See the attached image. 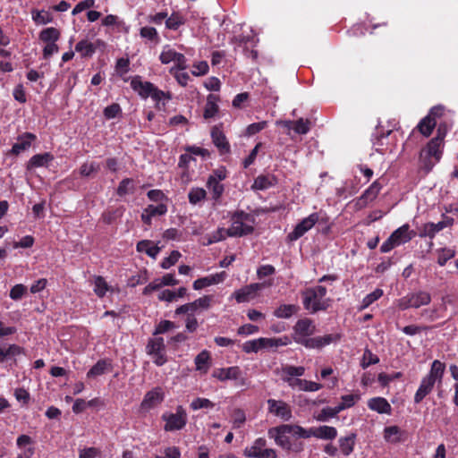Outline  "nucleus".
<instances>
[{
	"instance_id": "obj_1",
	"label": "nucleus",
	"mask_w": 458,
	"mask_h": 458,
	"mask_svg": "<svg viewBox=\"0 0 458 458\" xmlns=\"http://www.w3.org/2000/svg\"><path fill=\"white\" fill-rule=\"evenodd\" d=\"M268 436L274 438L276 444L283 449L301 453L304 449V444L298 441L299 438H310V428H305L296 424H283L268 430Z\"/></svg>"
},
{
	"instance_id": "obj_2",
	"label": "nucleus",
	"mask_w": 458,
	"mask_h": 458,
	"mask_svg": "<svg viewBox=\"0 0 458 458\" xmlns=\"http://www.w3.org/2000/svg\"><path fill=\"white\" fill-rule=\"evenodd\" d=\"M316 332L315 323L308 318L299 319L293 327V341L308 349H320L338 340L336 335L311 337Z\"/></svg>"
},
{
	"instance_id": "obj_3",
	"label": "nucleus",
	"mask_w": 458,
	"mask_h": 458,
	"mask_svg": "<svg viewBox=\"0 0 458 458\" xmlns=\"http://www.w3.org/2000/svg\"><path fill=\"white\" fill-rule=\"evenodd\" d=\"M445 369V365L440 360H436L432 362L429 373L422 378L414 395L416 403H420L432 391L437 382L441 383Z\"/></svg>"
},
{
	"instance_id": "obj_4",
	"label": "nucleus",
	"mask_w": 458,
	"mask_h": 458,
	"mask_svg": "<svg viewBox=\"0 0 458 458\" xmlns=\"http://www.w3.org/2000/svg\"><path fill=\"white\" fill-rule=\"evenodd\" d=\"M327 293V288L321 285L305 290L302 293L305 310L310 313L327 310L330 302V300L326 298Z\"/></svg>"
},
{
	"instance_id": "obj_5",
	"label": "nucleus",
	"mask_w": 458,
	"mask_h": 458,
	"mask_svg": "<svg viewBox=\"0 0 458 458\" xmlns=\"http://www.w3.org/2000/svg\"><path fill=\"white\" fill-rule=\"evenodd\" d=\"M255 218L242 210L234 212L231 216L229 237H242L254 230Z\"/></svg>"
},
{
	"instance_id": "obj_6",
	"label": "nucleus",
	"mask_w": 458,
	"mask_h": 458,
	"mask_svg": "<svg viewBox=\"0 0 458 458\" xmlns=\"http://www.w3.org/2000/svg\"><path fill=\"white\" fill-rule=\"evenodd\" d=\"M444 142L439 141L437 139H432L427 147L420 153L421 166L427 172H429L432 167L439 162L442 157Z\"/></svg>"
},
{
	"instance_id": "obj_7",
	"label": "nucleus",
	"mask_w": 458,
	"mask_h": 458,
	"mask_svg": "<svg viewBox=\"0 0 458 458\" xmlns=\"http://www.w3.org/2000/svg\"><path fill=\"white\" fill-rule=\"evenodd\" d=\"M431 301V295L426 291H419L410 293L407 295L397 301V305L400 310H407L410 308L419 309L421 306H426Z\"/></svg>"
},
{
	"instance_id": "obj_8",
	"label": "nucleus",
	"mask_w": 458,
	"mask_h": 458,
	"mask_svg": "<svg viewBox=\"0 0 458 458\" xmlns=\"http://www.w3.org/2000/svg\"><path fill=\"white\" fill-rule=\"evenodd\" d=\"M146 352L157 366H163L167 361L166 349L163 337L149 338L146 345Z\"/></svg>"
},
{
	"instance_id": "obj_9",
	"label": "nucleus",
	"mask_w": 458,
	"mask_h": 458,
	"mask_svg": "<svg viewBox=\"0 0 458 458\" xmlns=\"http://www.w3.org/2000/svg\"><path fill=\"white\" fill-rule=\"evenodd\" d=\"M60 38V31L54 28L48 27L39 33V40L45 44L43 48V56L45 59L50 58L54 54L59 51L56 41Z\"/></svg>"
},
{
	"instance_id": "obj_10",
	"label": "nucleus",
	"mask_w": 458,
	"mask_h": 458,
	"mask_svg": "<svg viewBox=\"0 0 458 458\" xmlns=\"http://www.w3.org/2000/svg\"><path fill=\"white\" fill-rule=\"evenodd\" d=\"M266 445L267 440L263 437H259L244 449L243 454L248 458H276V450L267 448Z\"/></svg>"
},
{
	"instance_id": "obj_11",
	"label": "nucleus",
	"mask_w": 458,
	"mask_h": 458,
	"mask_svg": "<svg viewBox=\"0 0 458 458\" xmlns=\"http://www.w3.org/2000/svg\"><path fill=\"white\" fill-rule=\"evenodd\" d=\"M162 419L165 421V431L180 430L187 423V413L182 406H178L175 413H164Z\"/></svg>"
},
{
	"instance_id": "obj_12",
	"label": "nucleus",
	"mask_w": 458,
	"mask_h": 458,
	"mask_svg": "<svg viewBox=\"0 0 458 458\" xmlns=\"http://www.w3.org/2000/svg\"><path fill=\"white\" fill-rule=\"evenodd\" d=\"M159 60L163 64L174 63L175 68L178 70H185L187 68V60L183 54L176 52L169 45L163 47L159 55Z\"/></svg>"
},
{
	"instance_id": "obj_13",
	"label": "nucleus",
	"mask_w": 458,
	"mask_h": 458,
	"mask_svg": "<svg viewBox=\"0 0 458 458\" xmlns=\"http://www.w3.org/2000/svg\"><path fill=\"white\" fill-rule=\"evenodd\" d=\"M271 283H254L248 284L236 290L233 296L235 298L237 302H248L258 296V293L267 286H270Z\"/></svg>"
},
{
	"instance_id": "obj_14",
	"label": "nucleus",
	"mask_w": 458,
	"mask_h": 458,
	"mask_svg": "<svg viewBox=\"0 0 458 458\" xmlns=\"http://www.w3.org/2000/svg\"><path fill=\"white\" fill-rule=\"evenodd\" d=\"M304 373L305 369L301 366L296 367L292 365H285L277 370V374L279 375L280 378L284 382L287 383L288 386L293 389H295V385H297V382L300 380V378L296 377L303 376Z\"/></svg>"
},
{
	"instance_id": "obj_15",
	"label": "nucleus",
	"mask_w": 458,
	"mask_h": 458,
	"mask_svg": "<svg viewBox=\"0 0 458 458\" xmlns=\"http://www.w3.org/2000/svg\"><path fill=\"white\" fill-rule=\"evenodd\" d=\"M319 220L318 213H312L309 216L303 218L296 225L293 231L288 234L290 241H296L310 231Z\"/></svg>"
},
{
	"instance_id": "obj_16",
	"label": "nucleus",
	"mask_w": 458,
	"mask_h": 458,
	"mask_svg": "<svg viewBox=\"0 0 458 458\" xmlns=\"http://www.w3.org/2000/svg\"><path fill=\"white\" fill-rule=\"evenodd\" d=\"M268 412L288 421L292 419V409L288 403L282 400L268 399L267 401Z\"/></svg>"
},
{
	"instance_id": "obj_17",
	"label": "nucleus",
	"mask_w": 458,
	"mask_h": 458,
	"mask_svg": "<svg viewBox=\"0 0 458 458\" xmlns=\"http://www.w3.org/2000/svg\"><path fill=\"white\" fill-rule=\"evenodd\" d=\"M212 377L221 382L226 380H239L242 386L245 385V379L242 377V370L237 366L215 369Z\"/></svg>"
},
{
	"instance_id": "obj_18",
	"label": "nucleus",
	"mask_w": 458,
	"mask_h": 458,
	"mask_svg": "<svg viewBox=\"0 0 458 458\" xmlns=\"http://www.w3.org/2000/svg\"><path fill=\"white\" fill-rule=\"evenodd\" d=\"M453 221V218L446 216L438 223H427L423 225L419 235L420 237L433 238L438 232L442 231L445 227L452 225Z\"/></svg>"
},
{
	"instance_id": "obj_19",
	"label": "nucleus",
	"mask_w": 458,
	"mask_h": 458,
	"mask_svg": "<svg viewBox=\"0 0 458 458\" xmlns=\"http://www.w3.org/2000/svg\"><path fill=\"white\" fill-rule=\"evenodd\" d=\"M164 391L161 387H156L150 391H148L142 402H141V409L144 411H148L159 403H161L164 400Z\"/></svg>"
},
{
	"instance_id": "obj_20",
	"label": "nucleus",
	"mask_w": 458,
	"mask_h": 458,
	"mask_svg": "<svg viewBox=\"0 0 458 458\" xmlns=\"http://www.w3.org/2000/svg\"><path fill=\"white\" fill-rule=\"evenodd\" d=\"M36 140V135L30 132H25L17 138V141L13 145L11 153L19 155L23 151L29 149L32 142Z\"/></svg>"
},
{
	"instance_id": "obj_21",
	"label": "nucleus",
	"mask_w": 458,
	"mask_h": 458,
	"mask_svg": "<svg viewBox=\"0 0 458 458\" xmlns=\"http://www.w3.org/2000/svg\"><path fill=\"white\" fill-rule=\"evenodd\" d=\"M310 437L322 440H333L337 437V429L331 426H319L310 428Z\"/></svg>"
},
{
	"instance_id": "obj_22",
	"label": "nucleus",
	"mask_w": 458,
	"mask_h": 458,
	"mask_svg": "<svg viewBox=\"0 0 458 458\" xmlns=\"http://www.w3.org/2000/svg\"><path fill=\"white\" fill-rule=\"evenodd\" d=\"M380 190L381 184L377 181H375L358 199L356 205L360 208L366 207L368 203L373 201L377 198Z\"/></svg>"
},
{
	"instance_id": "obj_23",
	"label": "nucleus",
	"mask_w": 458,
	"mask_h": 458,
	"mask_svg": "<svg viewBox=\"0 0 458 458\" xmlns=\"http://www.w3.org/2000/svg\"><path fill=\"white\" fill-rule=\"evenodd\" d=\"M226 277L227 274L225 271H223L202 278H199L194 281L193 288L195 290H200L209 285L217 284L222 283Z\"/></svg>"
},
{
	"instance_id": "obj_24",
	"label": "nucleus",
	"mask_w": 458,
	"mask_h": 458,
	"mask_svg": "<svg viewBox=\"0 0 458 458\" xmlns=\"http://www.w3.org/2000/svg\"><path fill=\"white\" fill-rule=\"evenodd\" d=\"M32 439L28 435H21L16 440V445L21 452L16 458H31L34 454V447H32Z\"/></svg>"
},
{
	"instance_id": "obj_25",
	"label": "nucleus",
	"mask_w": 458,
	"mask_h": 458,
	"mask_svg": "<svg viewBox=\"0 0 458 458\" xmlns=\"http://www.w3.org/2000/svg\"><path fill=\"white\" fill-rule=\"evenodd\" d=\"M415 233L410 231L409 225L405 224L394 231L389 237L391 238V241L394 242V244L399 246L411 241Z\"/></svg>"
},
{
	"instance_id": "obj_26",
	"label": "nucleus",
	"mask_w": 458,
	"mask_h": 458,
	"mask_svg": "<svg viewBox=\"0 0 458 458\" xmlns=\"http://www.w3.org/2000/svg\"><path fill=\"white\" fill-rule=\"evenodd\" d=\"M211 138L214 145L218 148L221 154L230 152V144L224 132L218 127H214L212 129Z\"/></svg>"
},
{
	"instance_id": "obj_27",
	"label": "nucleus",
	"mask_w": 458,
	"mask_h": 458,
	"mask_svg": "<svg viewBox=\"0 0 458 458\" xmlns=\"http://www.w3.org/2000/svg\"><path fill=\"white\" fill-rule=\"evenodd\" d=\"M54 160V156L48 152L37 154L30 157L27 164V169H34L38 167H47L49 163Z\"/></svg>"
},
{
	"instance_id": "obj_28",
	"label": "nucleus",
	"mask_w": 458,
	"mask_h": 458,
	"mask_svg": "<svg viewBox=\"0 0 458 458\" xmlns=\"http://www.w3.org/2000/svg\"><path fill=\"white\" fill-rule=\"evenodd\" d=\"M131 87L133 90L138 92L141 98H147L151 94L154 84L148 81H142L140 77L137 76L132 78Z\"/></svg>"
},
{
	"instance_id": "obj_29",
	"label": "nucleus",
	"mask_w": 458,
	"mask_h": 458,
	"mask_svg": "<svg viewBox=\"0 0 458 458\" xmlns=\"http://www.w3.org/2000/svg\"><path fill=\"white\" fill-rule=\"evenodd\" d=\"M368 407L381 414H390L392 407L384 397H374L368 401Z\"/></svg>"
},
{
	"instance_id": "obj_30",
	"label": "nucleus",
	"mask_w": 458,
	"mask_h": 458,
	"mask_svg": "<svg viewBox=\"0 0 458 458\" xmlns=\"http://www.w3.org/2000/svg\"><path fill=\"white\" fill-rule=\"evenodd\" d=\"M357 435L350 433L338 439L339 449L342 454L349 456L354 450Z\"/></svg>"
},
{
	"instance_id": "obj_31",
	"label": "nucleus",
	"mask_w": 458,
	"mask_h": 458,
	"mask_svg": "<svg viewBox=\"0 0 458 458\" xmlns=\"http://www.w3.org/2000/svg\"><path fill=\"white\" fill-rule=\"evenodd\" d=\"M136 249L139 252H144L149 257L156 259L160 252V248L153 244L151 241L142 240L137 243Z\"/></svg>"
},
{
	"instance_id": "obj_32",
	"label": "nucleus",
	"mask_w": 458,
	"mask_h": 458,
	"mask_svg": "<svg viewBox=\"0 0 458 458\" xmlns=\"http://www.w3.org/2000/svg\"><path fill=\"white\" fill-rule=\"evenodd\" d=\"M219 98L216 95L209 94L207 98V103L204 110V118L209 119L214 117L218 112L217 102Z\"/></svg>"
},
{
	"instance_id": "obj_33",
	"label": "nucleus",
	"mask_w": 458,
	"mask_h": 458,
	"mask_svg": "<svg viewBox=\"0 0 458 458\" xmlns=\"http://www.w3.org/2000/svg\"><path fill=\"white\" fill-rule=\"evenodd\" d=\"M75 51L78 52L82 57L92 56L96 52V46L94 43L87 39L79 41L75 46Z\"/></svg>"
},
{
	"instance_id": "obj_34",
	"label": "nucleus",
	"mask_w": 458,
	"mask_h": 458,
	"mask_svg": "<svg viewBox=\"0 0 458 458\" xmlns=\"http://www.w3.org/2000/svg\"><path fill=\"white\" fill-rule=\"evenodd\" d=\"M210 355L208 351H202L195 358L196 369L201 373H207L209 369Z\"/></svg>"
},
{
	"instance_id": "obj_35",
	"label": "nucleus",
	"mask_w": 458,
	"mask_h": 458,
	"mask_svg": "<svg viewBox=\"0 0 458 458\" xmlns=\"http://www.w3.org/2000/svg\"><path fill=\"white\" fill-rule=\"evenodd\" d=\"M437 125V121L434 117L425 116L417 125L420 132L425 137H428L435 126Z\"/></svg>"
},
{
	"instance_id": "obj_36",
	"label": "nucleus",
	"mask_w": 458,
	"mask_h": 458,
	"mask_svg": "<svg viewBox=\"0 0 458 458\" xmlns=\"http://www.w3.org/2000/svg\"><path fill=\"white\" fill-rule=\"evenodd\" d=\"M207 186L211 191L212 199L214 200H218L224 192V185L221 184L216 177L210 175L208 180Z\"/></svg>"
},
{
	"instance_id": "obj_37",
	"label": "nucleus",
	"mask_w": 458,
	"mask_h": 458,
	"mask_svg": "<svg viewBox=\"0 0 458 458\" xmlns=\"http://www.w3.org/2000/svg\"><path fill=\"white\" fill-rule=\"evenodd\" d=\"M402 431L397 426L386 427L384 429V439L388 443H398L401 441Z\"/></svg>"
},
{
	"instance_id": "obj_38",
	"label": "nucleus",
	"mask_w": 458,
	"mask_h": 458,
	"mask_svg": "<svg viewBox=\"0 0 458 458\" xmlns=\"http://www.w3.org/2000/svg\"><path fill=\"white\" fill-rule=\"evenodd\" d=\"M298 311V307L293 304L280 305L275 311L274 315L279 318H289Z\"/></svg>"
},
{
	"instance_id": "obj_39",
	"label": "nucleus",
	"mask_w": 458,
	"mask_h": 458,
	"mask_svg": "<svg viewBox=\"0 0 458 458\" xmlns=\"http://www.w3.org/2000/svg\"><path fill=\"white\" fill-rule=\"evenodd\" d=\"M227 236H229V229L225 228H218L216 231L213 232L212 233L207 235L205 239L207 242L204 243V245H210L215 242H221L225 240Z\"/></svg>"
},
{
	"instance_id": "obj_40",
	"label": "nucleus",
	"mask_w": 458,
	"mask_h": 458,
	"mask_svg": "<svg viewBox=\"0 0 458 458\" xmlns=\"http://www.w3.org/2000/svg\"><path fill=\"white\" fill-rule=\"evenodd\" d=\"M339 412H341V407L337 405L335 407H325L316 416L318 421H327L332 418H335Z\"/></svg>"
},
{
	"instance_id": "obj_41",
	"label": "nucleus",
	"mask_w": 458,
	"mask_h": 458,
	"mask_svg": "<svg viewBox=\"0 0 458 458\" xmlns=\"http://www.w3.org/2000/svg\"><path fill=\"white\" fill-rule=\"evenodd\" d=\"M184 22V17L181 13L174 12L165 20V27L169 30H176Z\"/></svg>"
},
{
	"instance_id": "obj_42",
	"label": "nucleus",
	"mask_w": 458,
	"mask_h": 458,
	"mask_svg": "<svg viewBox=\"0 0 458 458\" xmlns=\"http://www.w3.org/2000/svg\"><path fill=\"white\" fill-rule=\"evenodd\" d=\"M298 384L295 385V389H298L300 391H306V392H316L322 388V385L309 381L306 379H300Z\"/></svg>"
},
{
	"instance_id": "obj_43",
	"label": "nucleus",
	"mask_w": 458,
	"mask_h": 458,
	"mask_svg": "<svg viewBox=\"0 0 458 458\" xmlns=\"http://www.w3.org/2000/svg\"><path fill=\"white\" fill-rule=\"evenodd\" d=\"M206 196L207 192L203 188H191L188 194L189 202L192 205H196L201 200L205 199Z\"/></svg>"
},
{
	"instance_id": "obj_44",
	"label": "nucleus",
	"mask_w": 458,
	"mask_h": 458,
	"mask_svg": "<svg viewBox=\"0 0 458 458\" xmlns=\"http://www.w3.org/2000/svg\"><path fill=\"white\" fill-rule=\"evenodd\" d=\"M264 342H266L264 340V337L247 341L243 344L242 350L246 353L258 352L259 350L262 349V344Z\"/></svg>"
},
{
	"instance_id": "obj_45",
	"label": "nucleus",
	"mask_w": 458,
	"mask_h": 458,
	"mask_svg": "<svg viewBox=\"0 0 458 458\" xmlns=\"http://www.w3.org/2000/svg\"><path fill=\"white\" fill-rule=\"evenodd\" d=\"M94 293L98 297H103L109 291V285L102 276H96L94 278Z\"/></svg>"
},
{
	"instance_id": "obj_46",
	"label": "nucleus",
	"mask_w": 458,
	"mask_h": 458,
	"mask_svg": "<svg viewBox=\"0 0 458 458\" xmlns=\"http://www.w3.org/2000/svg\"><path fill=\"white\" fill-rule=\"evenodd\" d=\"M274 179L266 175L258 176L253 182L252 188L255 190H267L273 185Z\"/></svg>"
},
{
	"instance_id": "obj_47",
	"label": "nucleus",
	"mask_w": 458,
	"mask_h": 458,
	"mask_svg": "<svg viewBox=\"0 0 458 458\" xmlns=\"http://www.w3.org/2000/svg\"><path fill=\"white\" fill-rule=\"evenodd\" d=\"M383 290L382 289H379V288H377L375 291H373L372 293L367 294L362 301H361V306H360V310H364L366 308H368L369 306H370L373 302H375L376 301H377L382 295H383Z\"/></svg>"
},
{
	"instance_id": "obj_48",
	"label": "nucleus",
	"mask_w": 458,
	"mask_h": 458,
	"mask_svg": "<svg viewBox=\"0 0 458 458\" xmlns=\"http://www.w3.org/2000/svg\"><path fill=\"white\" fill-rule=\"evenodd\" d=\"M445 303H446L445 298H442V303H440L438 306H435L431 310H423V315L428 317L431 320L440 318L441 317L440 312L442 310H445Z\"/></svg>"
},
{
	"instance_id": "obj_49",
	"label": "nucleus",
	"mask_w": 458,
	"mask_h": 458,
	"mask_svg": "<svg viewBox=\"0 0 458 458\" xmlns=\"http://www.w3.org/2000/svg\"><path fill=\"white\" fill-rule=\"evenodd\" d=\"M108 364L105 360L98 361L87 373L88 377H95L106 373Z\"/></svg>"
},
{
	"instance_id": "obj_50",
	"label": "nucleus",
	"mask_w": 458,
	"mask_h": 458,
	"mask_svg": "<svg viewBox=\"0 0 458 458\" xmlns=\"http://www.w3.org/2000/svg\"><path fill=\"white\" fill-rule=\"evenodd\" d=\"M191 408L193 411L199 409H212L215 404L209 399L198 397L191 403Z\"/></svg>"
},
{
	"instance_id": "obj_51",
	"label": "nucleus",
	"mask_w": 458,
	"mask_h": 458,
	"mask_svg": "<svg viewBox=\"0 0 458 458\" xmlns=\"http://www.w3.org/2000/svg\"><path fill=\"white\" fill-rule=\"evenodd\" d=\"M184 70H178L175 67L170 69V73L173 74L176 81L182 87H185L190 81V75L183 72Z\"/></svg>"
},
{
	"instance_id": "obj_52",
	"label": "nucleus",
	"mask_w": 458,
	"mask_h": 458,
	"mask_svg": "<svg viewBox=\"0 0 458 458\" xmlns=\"http://www.w3.org/2000/svg\"><path fill=\"white\" fill-rule=\"evenodd\" d=\"M99 170V165L96 162L84 163L80 168V174L81 176H90L93 173Z\"/></svg>"
},
{
	"instance_id": "obj_53",
	"label": "nucleus",
	"mask_w": 458,
	"mask_h": 458,
	"mask_svg": "<svg viewBox=\"0 0 458 458\" xmlns=\"http://www.w3.org/2000/svg\"><path fill=\"white\" fill-rule=\"evenodd\" d=\"M181 258V253L178 250H173L170 255L165 258L161 263V267L164 269H168L174 266Z\"/></svg>"
},
{
	"instance_id": "obj_54",
	"label": "nucleus",
	"mask_w": 458,
	"mask_h": 458,
	"mask_svg": "<svg viewBox=\"0 0 458 458\" xmlns=\"http://www.w3.org/2000/svg\"><path fill=\"white\" fill-rule=\"evenodd\" d=\"M360 399L358 394H346L342 396V403L337 406L341 407V411L353 406L355 403Z\"/></svg>"
},
{
	"instance_id": "obj_55",
	"label": "nucleus",
	"mask_w": 458,
	"mask_h": 458,
	"mask_svg": "<svg viewBox=\"0 0 458 458\" xmlns=\"http://www.w3.org/2000/svg\"><path fill=\"white\" fill-rule=\"evenodd\" d=\"M27 293V287L22 284H15L10 291V298L13 301L21 300Z\"/></svg>"
},
{
	"instance_id": "obj_56",
	"label": "nucleus",
	"mask_w": 458,
	"mask_h": 458,
	"mask_svg": "<svg viewBox=\"0 0 458 458\" xmlns=\"http://www.w3.org/2000/svg\"><path fill=\"white\" fill-rule=\"evenodd\" d=\"M310 121L305 119H299L294 122L293 131L298 134H306L310 131Z\"/></svg>"
},
{
	"instance_id": "obj_57",
	"label": "nucleus",
	"mask_w": 458,
	"mask_h": 458,
	"mask_svg": "<svg viewBox=\"0 0 458 458\" xmlns=\"http://www.w3.org/2000/svg\"><path fill=\"white\" fill-rule=\"evenodd\" d=\"M208 64L206 61H200L193 64L191 73L194 76H203L208 72Z\"/></svg>"
},
{
	"instance_id": "obj_58",
	"label": "nucleus",
	"mask_w": 458,
	"mask_h": 458,
	"mask_svg": "<svg viewBox=\"0 0 458 458\" xmlns=\"http://www.w3.org/2000/svg\"><path fill=\"white\" fill-rule=\"evenodd\" d=\"M379 362V359L377 355L373 354L369 350H366L363 354V359L361 361V367L363 369L368 368L372 364H377Z\"/></svg>"
},
{
	"instance_id": "obj_59",
	"label": "nucleus",
	"mask_w": 458,
	"mask_h": 458,
	"mask_svg": "<svg viewBox=\"0 0 458 458\" xmlns=\"http://www.w3.org/2000/svg\"><path fill=\"white\" fill-rule=\"evenodd\" d=\"M140 35L143 38H147L148 40H157L158 39V34L155 28L153 27H142L140 30Z\"/></svg>"
},
{
	"instance_id": "obj_60",
	"label": "nucleus",
	"mask_w": 458,
	"mask_h": 458,
	"mask_svg": "<svg viewBox=\"0 0 458 458\" xmlns=\"http://www.w3.org/2000/svg\"><path fill=\"white\" fill-rule=\"evenodd\" d=\"M147 212H149L150 216H163L167 212L166 205L163 203H159L157 205H148L147 208Z\"/></svg>"
},
{
	"instance_id": "obj_61",
	"label": "nucleus",
	"mask_w": 458,
	"mask_h": 458,
	"mask_svg": "<svg viewBox=\"0 0 458 458\" xmlns=\"http://www.w3.org/2000/svg\"><path fill=\"white\" fill-rule=\"evenodd\" d=\"M132 191V181L131 179H123L117 188V194L119 196H124Z\"/></svg>"
},
{
	"instance_id": "obj_62",
	"label": "nucleus",
	"mask_w": 458,
	"mask_h": 458,
	"mask_svg": "<svg viewBox=\"0 0 458 458\" xmlns=\"http://www.w3.org/2000/svg\"><path fill=\"white\" fill-rule=\"evenodd\" d=\"M212 297L206 295L195 300L193 302L196 311L198 310H208L210 307Z\"/></svg>"
},
{
	"instance_id": "obj_63",
	"label": "nucleus",
	"mask_w": 458,
	"mask_h": 458,
	"mask_svg": "<svg viewBox=\"0 0 458 458\" xmlns=\"http://www.w3.org/2000/svg\"><path fill=\"white\" fill-rule=\"evenodd\" d=\"M122 109L118 104H112L104 109V115L106 119L115 118L121 114Z\"/></svg>"
},
{
	"instance_id": "obj_64",
	"label": "nucleus",
	"mask_w": 458,
	"mask_h": 458,
	"mask_svg": "<svg viewBox=\"0 0 458 458\" xmlns=\"http://www.w3.org/2000/svg\"><path fill=\"white\" fill-rule=\"evenodd\" d=\"M100 454V451L95 447L83 448L79 451L80 458H96Z\"/></svg>"
}]
</instances>
